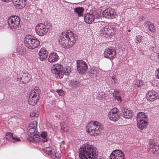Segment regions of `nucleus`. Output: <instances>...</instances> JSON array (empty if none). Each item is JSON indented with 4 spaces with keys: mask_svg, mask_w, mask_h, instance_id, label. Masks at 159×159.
<instances>
[{
    "mask_svg": "<svg viewBox=\"0 0 159 159\" xmlns=\"http://www.w3.org/2000/svg\"><path fill=\"white\" fill-rule=\"evenodd\" d=\"M98 152L96 148L87 142L80 148L79 156L80 159H96Z\"/></svg>",
    "mask_w": 159,
    "mask_h": 159,
    "instance_id": "1",
    "label": "nucleus"
},
{
    "mask_svg": "<svg viewBox=\"0 0 159 159\" xmlns=\"http://www.w3.org/2000/svg\"><path fill=\"white\" fill-rule=\"evenodd\" d=\"M76 36L71 31L62 33L60 36L59 42L63 48H70L75 43Z\"/></svg>",
    "mask_w": 159,
    "mask_h": 159,
    "instance_id": "2",
    "label": "nucleus"
},
{
    "mask_svg": "<svg viewBox=\"0 0 159 159\" xmlns=\"http://www.w3.org/2000/svg\"><path fill=\"white\" fill-rule=\"evenodd\" d=\"M87 132L91 135L97 136L102 133L103 129L101 124L95 121H91L87 125Z\"/></svg>",
    "mask_w": 159,
    "mask_h": 159,
    "instance_id": "3",
    "label": "nucleus"
},
{
    "mask_svg": "<svg viewBox=\"0 0 159 159\" xmlns=\"http://www.w3.org/2000/svg\"><path fill=\"white\" fill-rule=\"evenodd\" d=\"M52 71L56 78L61 79L64 75L67 76L69 75L70 69L69 68H65L63 70L62 65L57 64L53 66L52 69Z\"/></svg>",
    "mask_w": 159,
    "mask_h": 159,
    "instance_id": "4",
    "label": "nucleus"
},
{
    "mask_svg": "<svg viewBox=\"0 0 159 159\" xmlns=\"http://www.w3.org/2000/svg\"><path fill=\"white\" fill-rule=\"evenodd\" d=\"M24 44L28 48L33 49L37 48L39 45L40 42L34 37L27 36L24 39Z\"/></svg>",
    "mask_w": 159,
    "mask_h": 159,
    "instance_id": "5",
    "label": "nucleus"
},
{
    "mask_svg": "<svg viewBox=\"0 0 159 159\" xmlns=\"http://www.w3.org/2000/svg\"><path fill=\"white\" fill-rule=\"evenodd\" d=\"M20 19L17 16H12L10 17L8 19V25L12 30L16 31L20 29L19 26Z\"/></svg>",
    "mask_w": 159,
    "mask_h": 159,
    "instance_id": "6",
    "label": "nucleus"
},
{
    "mask_svg": "<svg viewBox=\"0 0 159 159\" xmlns=\"http://www.w3.org/2000/svg\"><path fill=\"white\" fill-rule=\"evenodd\" d=\"M148 118L146 115L142 112L139 113L137 116V125L138 128L141 130L146 128Z\"/></svg>",
    "mask_w": 159,
    "mask_h": 159,
    "instance_id": "7",
    "label": "nucleus"
},
{
    "mask_svg": "<svg viewBox=\"0 0 159 159\" xmlns=\"http://www.w3.org/2000/svg\"><path fill=\"white\" fill-rule=\"evenodd\" d=\"M31 78L30 75L28 73H24L20 70L17 74V80L20 84L28 83Z\"/></svg>",
    "mask_w": 159,
    "mask_h": 159,
    "instance_id": "8",
    "label": "nucleus"
},
{
    "mask_svg": "<svg viewBox=\"0 0 159 159\" xmlns=\"http://www.w3.org/2000/svg\"><path fill=\"white\" fill-rule=\"evenodd\" d=\"M52 26L51 24L48 26L42 23L39 24L35 27L36 32L39 36L44 35L48 32L49 28L51 27Z\"/></svg>",
    "mask_w": 159,
    "mask_h": 159,
    "instance_id": "9",
    "label": "nucleus"
},
{
    "mask_svg": "<svg viewBox=\"0 0 159 159\" xmlns=\"http://www.w3.org/2000/svg\"><path fill=\"white\" fill-rule=\"evenodd\" d=\"M120 114V112L118 109L115 107L110 111L108 113V116L111 120L116 121L119 119Z\"/></svg>",
    "mask_w": 159,
    "mask_h": 159,
    "instance_id": "10",
    "label": "nucleus"
},
{
    "mask_svg": "<svg viewBox=\"0 0 159 159\" xmlns=\"http://www.w3.org/2000/svg\"><path fill=\"white\" fill-rule=\"evenodd\" d=\"M77 69L80 74H83L86 72L88 67L85 62L81 60H77Z\"/></svg>",
    "mask_w": 159,
    "mask_h": 159,
    "instance_id": "11",
    "label": "nucleus"
},
{
    "mask_svg": "<svg viewBox=\"0 0 159 159\" xmlns=\"http://www.w3.org/2000/svg\"><path fill=\"white\" fill-rule=\"evenodd\" d=\"M39 94L37 92H31L28 100L29 103L31 105H35L39 100Z\"/></svg>",
    "mask_w": 159,
    "mask_h": 159,
    "instance_id": "12",
    "label": "nucleus"
},
{
    "mask_svg": "<svg viewBox=\"0 0 159 159\" xmlns=\"http://www.w3.org/2000/svg\"><path fill=\"white\" fill-rule=\"evenodd\" d=\"M102 15L103 17L111 19L115 17L116 13L114 9L108 8L103 11Z\"/></svg>",
    "mask_w": 159,
    "mask_h": 159,
    "instance_id": "13",
    "label": "nucleus"
},
{
    "mask_svg": "<svg viewBox=\"0 0 159 159\" xmlns=\"http://www.w3.org/2000/svg\"><path fill=\"white\" fill-rule=\"evenodd\" d=\"M104 57L110 59H111L116 57V50L111 47L107 49L104 52Z\"/></svg>",
    "mask_w": 159,
    "mask_h": 159,
    "instance_id": "14",
    "label": "nucleus"
},
{
    "mask_svg": "<svg viewBox=\"0 0 159 159\" xmlns=\"http://www.w3.org/2000/svg\"><path fill=\"white\" fill-rule=\"evenodd\" d=\"M15 7L17 9L24 8L26 5L25 0H12Z\"/></svg>",
    "mask_w": 159,
    "mask_h": 159,
    "instance_id": "15",
    "label": "nucleus"
},
{
    "mask_svg": "<svg viewBox=\"0 0 159 159\" xmlns=\"http://www.w3.org/2000/svg\"><path fill=\"white\" fill-rule=\"evenodd\" d=\"M121 112L122 113H120V115L125 119H130L133 116V114L130 110L126 109H122Z\"/></svg>",
    "mask_w": 159,
    "mask_h": 159,
    "instance_id": "16",
    "label": "nucleus"
},
{
    "mask_svg": "<svg viewBox=\"0 0 159 159\" xmlns=\"http://www.w3.org/2000/svg\"><path fill=\"white\" fill-rule=\"evenodd\" d=\"M146 98L148 100L150 101H153L154 99H157L159 98V95L158 93L154 91L149 92L146 95Z\"/></svg>",
    "mask_w": 159,
    "mask_h": 159,
    "instance_id": "17",
    "label": "nucleus"
},
{
    "mask_svg": "<svg viewBox=\"0 0 159 159\" xmlns=\"http://www.w3.org/2000/svg\"><path fill=\"white\" fill-rule=\"evenodd\" d=\"M95 18L94 15L87 13L84 15V19L85 22L88 24H91L94 21Z\"/></svg>",
    "mask_w": 159,
    "mask_h": 159,
    "instance_id": "18",
    "label": "nucleus"
},
{
    "mask_svg": "<svg viewBox=\"0 0 159 159\" xmlns=\"http://www.w3.org/2000/svg\"><path fill=\"white\" fill-rule=\"evenodd\" d=\"M48 52L45 48H43L39 51V58L40 60L43 61L47 59Z\"/></svg>",
    "mask_w": 159,
    "mask_h": 159,
    "instance_id": "19",
    "label": "nucleus"
},
{
    "mask_svg": "<svg viewBox=\"0 0 159 159\" xmlns=\"http://www.w3.org/2000/svg\"><path fill=\"white\" fill-rule=\"evenodd\" d=\"M112 157H116L118 158L122 157L124 159L125 156L123 152L119 150H116L113 151L110 155Z\"/></svg>",
    "mask_w": 159,
    "mask_h": 159,
    "instance_id": "20",
    "label": "nucleus"
},
{
    "mask_svg": "<svg viewBox=\"0 0 159 159\" xmlns=\"http://www.w3.org/2000/svg\"><path fill=\"white\" fill-rule=\"evenodd\" d=\"M80 82L79 80L76 79H73L70 81L69 85L72 87L76 88L80 86Z\"/></svg>",
    "mask_w": 159,
    "mask_h": 159,
    "instance_id": "21",
    "label": "nucleus"
},
{
    "mask_svg": "<svg viewBox=\"0 0 159 159\" xmlns=\"http://www.w3.org/2000/svg\"><path fill=\"white\" fill-rule=\"evenodd\" d=\"M48 58V61L50 62H55L57 61L58 56L56 53H52L50 54Z\"/></svg>",
    "mask_w": 159,
    "mask_h": 159,
    "instance_id": "22",
    "label": "nucleus"
},
{
    "mask_svg": "<svg viewBox=\"0 0 159 159\" xmlns=\"http://www.w3.org/2000/svg\"><path fill=\"white\" fill-rule=\"evenodd\" d=\"M99 27H101V29L100 31V34L101 35H103L104 34H107V27L109 25L105 26L102 25L101 23L98 24Z\"/></svg>",
    "mask_w": 159,
    "mask_h": 159,
    "instance_id": "23",
    "label": "nucleus"
},
{
    "mask_svg": "<svg viewBox=\"0 0 159 159\" xmlns=\"http://www.w3.org/2000/svg\"><path fill=\"white\" fill-rule=\"evenodd\" d=\"M150 151L154 155H156L159 152V148L157 145H154L153 147L152 146H150Z\"/></svg>",
    "mask_w": 159,
    "mask_h": 159,
    "instance_id": "24",
    "label": "nucleus"
},
{
    "mask_svg": "<svg viewBox=\"0 0 159 159\" xmlns=\"http://www.w3.org/2000/svg\"><path fill=\"white\" fill-rule=\"evenodd\" d=\"M84 11V9L82 7H76L74 11L75 13L77 14L79 16H83V12Z\"/></svg>",
    "mask_w": 159,
    "mask_h": 159,
    "instance_id": "25",
    "label": "nucleus"
},
{
    "mask_svg": "<svg viewBox=\"0 0 159 159\" xmlns=\"http://www.w3.org/2000/svg\"><path fill=\"white\" fill-rule=\"evenodd\" d=\"M107 36L110 37L112 35L114 34V30L113 27H111V26H109L107 27Z\"/></svg>",
    "mask_w": 159,
    "mask_h": 159,
    "instance_id": "26",
    "label": "nucleus"
},
{
    "mask_svg": "<svg viewBox=\"0 0 159 159\" xmlns=\"http://www.w3.org/2000/svg\"><path fill=\"white\" fill-rule=\"evenodd\" d=\"M47 134L46 132L44 131L42 132L40 134L41 139L43 142H46L48 141L47 138Z\"/></svg>",
    "mask_w": 159,
    "mask_h": 159,
    "instance_id": "27",
    "label": "nucleus"
},
{
    "mask_svg": "<svg viewBox=\"0 0 159 159\" xmlns=\"http://www.w3.org/2000/svg\"><path fill=\"white\" fill-rule=\"evenodd\" d=\"M30 138L35 142H39L40 140V136L37 134H34L33 137H31Z\"/></svg>",
    "mask_w": 159,
    "mask_h": 159,
    "instance_id": "28",
    "label": "nucleus"
},
{
    "mask_svg": "<svg viewBox=\"0 0 159 159\" xmlns=\"http://www.w3.org/2000/svg\"><path fill=\"white\" fill-rule=\"evenodd\" d=\"M37 123L36 121H33L31 122L29 125V128L36 129Z\"/></svg>",
    "mask_w": 159,
    "mask_h": 159,
    "instance_id": "29",
    "label": "nucleus"
},
{
    "mask_svg": "<svg viewBox=\"0 0 159 159\" xmlns=\"http://www.w3.org/2000/svg\"><path fill=\"white\" fill-rule=\"evenodd\" d=\"M13 136V134L10 132H7L6 134V139L8 140L11 139Z\"/></svg>",
    "mask_w": 159,
    "mask_h": 159,
    "instance_id": "30",
    "label": "nucleus"
},
{
    "mask_svg": "<svg viewBox=\"0 0 159 159\" xmlns=\"http://www.w3.org/2000/svg\"><path fill=\"white\" fill-rule=\"evenodd\" d=\"M36 129L29 128V129L27 131V133L28 135H32L34 133V132L35 131Z\"/></svg>",
    "mask_w": 159,
    "mask_h": 159,
    "instance_id": "31",
    "label": "nucleus"
},
{
    "mask_svg": "<svg viewBox=\"0 0 159 159\" xmlns=\"http://www.w3.org/2000/svg\"><path fill=\"white\" fill-rule=\"evenodd\" d=\"M11 141L14 143L15 142H18L20 141V139L19 138H17L16 136H13Z\"/></svg>",
    "mask_w": 159,
    "mask_h": 159,
    "instance_id": "32",
    "label": "nucleus"
},
{
    "mask_svg": "<svg viewBox=\"0 0 159 159\" xmlns=\"http://www.w3.org/2000/svg\"><path fill=\"white\" fill-rule=\"evenodd\" d=\"M148 29L150 31L152 32H154L155 31V30L154 28V26L152 23L151 25H150Z\"/></svg>",
    "mask_w": 159,
    "mask_h": 159,
    "instance_id": "33",
    "label": "nucleus"
},
{
    "mask_svg": "<svg viewBox=\"0 0 159 159\" xmlns=\"http://www.w3.org/2000/svg\"><path fill=\"white\" fill-rule=\"evenodd\" d=\"M99 72V70L98 68H94L91 71V74L96 75Z\"/></svg>",
    "mask_w": 159,
    "mask_h": 159,
    "instance_id": "34",
    "label": "nucleus"
},
{
    "mask_svg": "<svg viewBox=\"0 0 159 159\" xmlns=\"http://www.w3.org/2000/svg\"><path fill=\"white\" fill-rule=\"evenodd\" d=\"M142 38V37L141 36L138 35V36H136V39L135 40H136V43H138V42L139 43L141 41Z\"/></svg>",
    "mask_w": 159,
    "mask_h": 159,
    "instance_id": "35",
    "label": "nucleus"
},
{
    "mask_svg": "<svg viewBox=\"0 0 159 159\" xmlns=\"http://www.w3.org/2000/svg\"><path fill=\"white\" fill-rule=\"evenodd\" d=\"M148 145H149V148H150V146H152V147H153L154 146V145H156V144L155 143H154V141L153 140L150 139L149 140V142L148 143Z\"/></svg>",
    "mask_w": 159,
    "mask_h": 159,
    "instance_id": "36",
    "label": "nucleus"
},
{
    "mask_svg": "<svg viewBox=\"0 0 159 159\" xmlns=\"http://www.w3.org/2000/svg\"><path fill=\"white\" fill-rule=\"evenodd\" d=\"M17 51L20 54H23L25 52V50L24 49L22 48H18L17 50Z\"/></svg>",
    "mask_w": 159,
    "mask_h": 159,
    "instance_id": "37",
    "label": "nucleus"
},
{
    "mask_svg": "<svg viewBox=\"0 0 159 159\" xmlns=\"http://www.w3.org/2000/svg\"><path fill=\"white\" fill-rule=\"evenodd\" d=\"M56 92L60 96L63 95V91L62 89H59L56 91Z\"/></svg>",
    "mask_w": 159,
    "mask_h": 159,
    "instance_id": "38",
    "label": "nucleus"
},
{
    "mask_svg": "<svg viewBox=\"0 0 159 159\" xmlns=\"http://www.w3.org/2000/svg\"><path fill=\"white\" fill-rule=\"evenodd\" d=\"M34 92L35 93L37 92V93H39V95H40V92L39 91V88L38 87H35L34 88V90L32 91L31 92Z\"/></svg>",
    "mask_w": 159,
    "mask_h": 159,
    "instance_id": "39",
    "label": "nucleus"
},
{
    "mask_svg": "<svg viewBox=\"0 0 159 159\" xmlns=\"http://www.w3.org/2000/svg\"><path fill=\"white\" fill-rule=\"evenodd\" d=\"M156 77L158 79H159V68L157 69L156 71Z\"/></svg>",
    "mask_w": 159,
    "mask_h": 159,
    "instance_id": "40",
    "label": "nucleus"
},
{
    "mask_svg": "<svg viewBox=\"0 0 159 159\" xmlns=\"http://www.w3.org/2000/svg\"><path fill=\"white\" fill-rule=\"evenodd\" d=\"M152 22L149 21H146L145 22V25L146 27H148V28H149V27L152 24Z\"/></svg>",
    "mask_w": 159,
    "mask_h": 159,
    "instance_id": "41",
    "label": "nucleus"
},
{
    "mask_svg": "<svg viewBox=\"0 0 159 159\" xmlns=\"http://www.w3.org/2000/svg\"><path fill=\"white\" fill-rule=\"evenodd\" d=\"M61 128L62 130L66 132H68V131L67 128L65 127L61 126Z\"/></svg>",
    "mask_w": 159,
    "mask_h": 159,
    "instance_id": "42",
    "label": "nucleus"
},
{
    "mask_svg": "<svg viewBox=\"0 0 159 159\" xmlns=\"http://www.w3.org/2000/svg\"><path fill=\"white\" fill-rule=\"evenodd\" d=\"M109 159H124V158H122V157H120V158H118V157H112V156H110V158H109Z\"/></svg>",
    "mask_w": 159,
    "mask_h": 159,
    "instance_id": "43",
    "label": "nucleus"
},
{
    "mask_svg": "<svg viewBox=\"0 0 159 159\" xmlns=\"http://www.w3.org/2000/svg\"><path fill=\"white\" fill-rule=\"evenodd\" d=\"M36 114L34 112H32L30 113V116L31 117H33L35 116Z\"/></svg>",
    "mask_w": 159,
    "mask_h": 159,
    "instance_id": "44",
    "label": "nucleus"
},
{
    "mask_svg": "<svg viewBox=\"0 0 159 159\" xmlns=\"http://www.w3.org/2000/svg\"><path fill=\"white\" fill-rule=\"evenodd\" d=\"M53 151L52 150H49L48 151V153L49 155H51L53 154Z\"/></svg>",
    "mask_w": 159,
    "mask_h": 159,
    "instance_id": "45",
    "label": "nucleus"
},
{
    "mask_svg": "<svg viewBox=\"0 0 159 159\" xmlns=\"http://www.w3.org/2000/svg\"><path fill=\"white\" fill-rule=\"evenodd\" d=\"M2 1L4 2H8L12 1V0H2Z\"/></svg>",
    "mask_w": 159,
    "mask_h": 159,
    "instance_id": "46",
    "label": "nucleus"
},
{
    "mask_svg": "<svg viewBox=\"0 0 159 159\" xmlns=\"http://www.w3.org/2000/svg\"><path fill=\"white\" fill-rule=\"evenodd\" d=\"M115 79V77L114 76H112V79L113 80H114V83H115V80H114V79Z\"/></svg>",
    "mask_w": 159,
    "mask_h": 159,
    "instance_id": "47",
    "label": "nucleus"
},
{
    "mask_svg": "<svg viewBox=\"0 0 159 159\" xmlns=\"http://www.w3.org/2000/svg\"><path fill=\"white\" fill-rule=\"evenodd\" d=\"M55 159H58V157L57 156L56 154L55 155Z\"/></svg>",
    "mask_w": 159,
    "mask_h": 159,
    "instance_id": "48",
    "label": "nucleus"
},
{
    "mask_svg": "<svg viewBox=\"0 0 159 159\" xmlns=\"http://www.w3.org/2000/svg\"><path fill=\"white\" fill-rule=\"evenodd\" d=\"M114 92H116V94H118L119 93V92H117V91H115V90H114Z\"/></svg>",
    "mask_w": 159,
    "mask_h": 159,
    "instance_id": "49",
    "label": "nucleus"
},
{
    "mask_svg": "<svg viewBox=\"0 0 159 159\" xmlns=\"http://www.w3.org/2000/svg\"><path fill=\"white\" fill-rule=\"evenodd\" d=\"M2 64V62L0 61V65H1Z\"/></svg>",
    "mask_w": 159,
    "mask_h": 159,
    "instance_id": "50",
    "label": "nucleus"
},
{
    "mask_svg": "<svg viewBox=\"0 0 159 159\" xmlns=\"http://www.w3.org/2000/svg\"><path fill=\"white\" fill-rule=\"evenodd\" d=\"M128 32H130L131 30H128Z\"/></svg>",
    "mask_w": 159,
    "mask_h": 159,
    "instance_id": "51",
    "label": "nucleus"
},
{
    "mask_svg": "<svg viewBox=\"0 0 159 159\" xmlns=\"http://www.w3.org/2000/svg\"><path fill=\"white\" fill-rule=\"evenodd\" d=\"M119 98V99H120V97Z\"/></svg>",
    "mask_w": 159,
    "mask_h": 159,
    "instance_id": "52",
    "label": "nucleus"
}]
</instances>
